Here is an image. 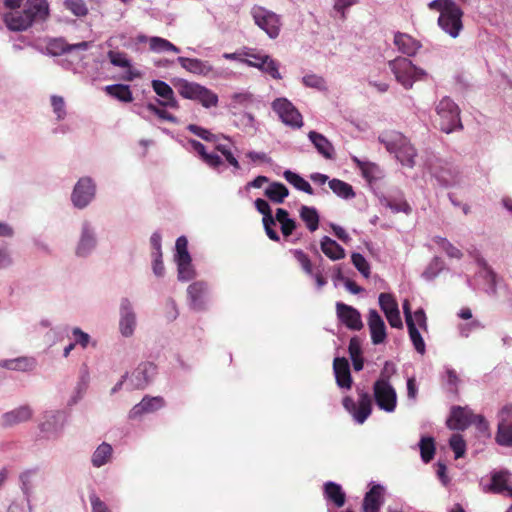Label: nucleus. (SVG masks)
I'll list each match as a JSON object with an SVG mask.
<instances>
[{
    "label": "nucleus",
    "instance_id": "nucleus-12",
    "mask_svg": "<svg viewBox=\"0 0 512 512\" xmlns=\"http://www.w3.org/2000/svg\"><path fill=\"white\" fill-rule=\"evenodd\" d=\"M336 311L339 320L349 329L360 330L363 327L361 315L354 307L337 302Z\"/></svg>",
    "mask_w": 512,
    "mask_h": 512
},
{
    "label": "nucleus",
    "instance_id": "nucleus-63",
    "mask_svg": "<svg viewBox=\"0 0 512 512\" xmlns=\"http://www.w3.org/2000/svg\"><path fill=\"white\" fill-rule=\"evenodd\" d=\"M72 333L75 339V344H79L82 348H86L89 343L90 336L80 328H74Z\"/></svg>",
    "mask_w": 512,
    "mask_h": 512
},
{
    "label": "nucleus",
    "instance_id": "nucleus-23",
    "mask_svg": "<svg viewBox=\"0 0 512 512\" xmlns=\"http://www.w3.org/2000/svg\"><path fill=\"white\" fill-rule=\"evenodd\" d=\"M383 492L381 485H373L364 496L363 512H378L383 502Z\"/></svg>",
    "mask_w": 512,
    "mask_h": 512
},
{
    "label": "nucleus",
    "instance_id": "nucleus-52",
    "mask_svg": "<svg viewBox=\"0 0 512 512\" xmlns=\"http://www.w3.org/2000/svg\"><path fill=\"white\" fill-rule=\"evenodd\" d=\"M107 56H108L111 64L116 67H121V68H130L131 67V62L127 58V55L124 52L110 50L107 53Z\"/></svg>",
    "mask_w": 512,
    "mask_h": 512
},
{
    "label": "nucleus",
    "instance_id": "nucleus-53",
    "mask_svg": "<svg viewBox=\"0 0 512 512\" xmlns=\"http://www.w3.org/2000/svg\"><path fill=\"white\" fill-rule=\"evenodd\" d=\"M244 56L246 58L241 59V61L243 63H245L246 65H248L250 67L258 68V67H262V65L265 64V56H267V55L261 54V53H255L254 51L249 50V51L244 52Z\"/></svg>",
    "mask_w": 512,
    "mask_h": 512
},
{
    "label": "nucleus",
    "instance_id": "nucleus-33",
    "mask_svg": "<svg viewBox=\"0 0 512 512\" xmlns=\"http://www.w3.org/2000/svg\"><path fill=\"white\" fill-rule=\"evenodd\" d=\"M508 472L500 471L494 473L491 479L490 489L494 493H507L512 497V487L508 484Z\"/></svg>",
    "mask_w": 512,
    "mask_h": 512
},
{
    "label": "nucleus",
    "instance_id": "nucleus-26",
    "mask_svg": "<svg viewBox=\"0 0 512 512\" xmlns=\"http://www.w3.org/2000/svg\"><path fill=\"white\" fill-rule=\"evenodd\" d=\"M4 22L11 31H24L32 25L31 18L27 17L24 10L6 13Z\"/></svg>",
    "mask_w": 512,
    "mask_h": 512
},
{
    "label": "nucleus",
    "instance_id": "nucleus-7",
    "mask_svg": "<svg viewBox=\"0 0 512 512\" xmlns=\"http://www.w3.org/2000/svg\"><path fill=\"white\" fill-rule=\"evenodd\" d=\"M251 15L255 24L264 30L270 38H277L280 33V17L264 7L254 6L251 9Z\"/></svg>",
    "mask_w": 512,
    "mask_h": 512
},
{
    "label": "nucleus",
    "instance_id": "nucleus-61",
    "mask_svg": "<svg viewBox=\"0 0 512 512\" xmlns=\"http://www.w3.org/2000/svg\"><path fill=\"white\" fill-rule=\"evenodd\" d=\"M357 0H334L333 9L340 14L342 20L346 19L345 11L351 6L357 4Z\"/></svg>",
    "mask_w": 512,
    "mask_h": 512
},
{
    "label": "nucleus",
    "instance_id": "nucleus-29",
    "mask_svg": "<svg viewBox=\"0 0 512 512\" xmlns=\"http://www.w3.org/2000/svg\"><path fill=\"white\" fill-rule=\"evenodd\" d=\"M32 410L29 406H21L2 416V425L5 427L14 426L28 421L32 417Z\"/></svg>",
    "mask_w": 512,
    "mask_h": 512
},
{
    "label": "nucleus",
    "instance_id": "nucleus-62",
    "mask_svg": "<svg viewBox=\"0 0 512 512\" xmlns=\"http://www.w3.org/2000/svg\"><path fill=\"white\" fill-rule=\"evenodd\" d=\"M92 512H111L108 506L95 494L89 496Z\"/></svg>",
    "mask_w": 512,
    "mask_h": 512
},
{
    "label": "nucleus",
    "instance_id": "nucleus-13",
    "mask_svg": "<svg viewBox=\"0 0 512 512\" xmlns=\"http://www.w3.org/2000/svg\"><path fill=\"white\" fill-rule=\"evenodd\" d=\"M474 413L467 407H452L447 426L451 430H465L472 424Z\"/></svg>",
    "mask_w": 512,
    "mask_h": 512
},
{
    "label": "nucleus",
    "instance_id": "nucleus-55",
    "mask_svg": "<svg viewBox=\"0 0 512 512\" xmlns=\"http://www.w3.org/2000/svg\"><path fill=\"white\" fill-rule=\"evenodd\" d=\"M451 449L455 453V458H461L465 454L466 443L460 434H453L449 441Z\"/></svg>",
    "mask_w": 512,
    "mask_h": 512
},
{
    "label": "nucleus",
    "instance_id": "nucleus-37",
    "mask_svg": "<svg viewBox=\"0 0 512 512\" xmlns=\"http://www.w3.org/2000/svg\"><path fill=\"white\" fill-rule=\"evenodd\" d=\"M283 176L285 180L290 183L292 186H294L297 190L303 191L309 195L314 194V190L309 184L308 181H306L303 177H301L299 174L292 172L290 170H286L283 173Z\"/></svg>",
    "mask_w": 512,
    "mask_h": 512
},
{
    "label": "nucleus",
    "instance_id": "nucleus-20",
    "mask_svg": "<svg viewBox=\"0 0 512 512\" xmlns=\"http://www.w3.org/2000/svg\"><path fill=\"white\" fill-rule=\"evenodd\" d=\"M333 369L337 385L341 388L350 389L352 386V377L348 360L344 357H336L333 362Z\"/></svg>",
    "mask_w": 512,
    "mask_h": 512
},
{
    "label": "nucleus",
    "instance_id": "nucleus-40",
    "mask_svg": "<svg viewBox=\"0 0 512 512\" xmlns=\"http://www.w3.org/2000/svg\"><path fill=\"white\" fill-rule=\"evenodd\" d=\"M353 161L356 163L357 167L360 169L362 176L369 182L376 180L379 177L380 169L379 167L372 162L361 161L358 158L354 157Z\"/></svg>",
    "mask_w": 512,
    "mask_h": 512
},
{
    "label": "nucleus",
    "instance_id": "nucleus-34",
    "mask_svg": "<svg viewBox=\"0 0 512 512\" xmlns=\"http://www.w3.org/2000/svg\"><path fill=\"white\" fill-rule=\"evenodd\" d=\"M41 479L42 477L40 476L37 469L27 470L20 475V480L22 483L21 488L24 494L26 495L28 501L33 493L35 484Z\"/></svg>",
    "mask_w": 512,
    "mask_h": 512
},
{
    "label": "nucleus",
    "instance_id": "nucleus-44",
    "mask_svg": "<svg viewBox=\"0 0 512 512\" xmlns=\"http://www.w3.org/2000/svg\"><path fill=\"white\" fill-rule=\"evenodd\" d=\"M63 6L78 18L86 17L89 13L88 6L84 0H64Z\"/></svg>",
    "mask_w": 512,
    "mask_h": 512
},
{
    "label": "nucleus",
    "instance_id": "nucleus-38",
    "mask_svg": "<svg viewBox=\"0 0 512 512\" xmlns=\"http://www.w3.org/2000/svg\"><path fill=\"white\" fill-rule=\"evenodd\" d=\"M112 446L106 442L100 444L92 455L91 462L94 467L105 465L112 456Z\"/></svg>",
    "mask_w": 512,
    "mask_h": 512
},
{
    "label": "nucleus",
    "instance_id": "nucleus-14",
    "mask_svg": "<svg viewBox=\"0 0 512 512\" xmlns=\"http://www.w3.org/2000/svg\"><path fill=\"white\" fill-rule=\"evenodd\" d=\"M255 207L257 211L263 215L262 222L268 238L272 241L278 242L280 237L274 229L275 219L272 215L269 203L264 199L258 198L255 200Z\"/></svg>",
    "mask_w": 512,
    "mask_h": 512
},
{
    "label": "nucleus",
    "instance_id": "nucleus-41",
    "mask_svg": "<svg viewBox=\"0 0 512 512\" xmlns=\"http://www.w3.org/2000/svg\"><path fill=\"white\" fill-rule=\"evenodd\" d=\"M328 184L330 189L339 197L350 199L355 196L352 186L340 179L329 180Z\"/></svg>",
    "mask_w": 512,
    "mask_h": 512
},
{
    "label": "nucleus",
    "instance_id": "nucleus-25",
    "mask_svg": "<svg viewBox=\"0 0 512 512\" xmlns=\"http://www.w3.org/2000/svg\"><path fill=\"white\" fill-rule=\"evenodd\" d=\"M394 44L397 46L401 53L407 56H414L421 47V44L418 40L414 39L412 36L406 33L401 32H397L395 34Z\"/></svg>",
    "mask_w": 512,
    "mask_h": 512
},
{
    "label": "nucleus",
    "instance_id": "nucleus-31",
    "mask_svg": "<svg viewBox=\"0 0 512 512\" xmlns=\"http://www.w3.org/2000/svg\"><path fill=\"white\" fill-rule=\"evenodd\" d=\"M95 245L96 240L93 232L87 224H84L81 238L76 248V254L82 257L87 256L94 249Z\"/></svg>",
    "mask_w": 512,
    "mask_h": 512
},
{
    "label": "nucleus",
    "instance_id": "nucleus-5",
    "mask_svg": "<svg viewBox=\"0 0 512 512\" xmlns=\"http://www.w3.org/2000/svg\"><path fill=\"white\" fill-rule=\"evenodd\" d=\"M374 398L377 406L386 412H393L397 406V394L389 380L381 373L373 385Z\"/></svg>",
    "mask_w": 512,
    "mask_h": 512
},
{
    "label": "nucleus",
    "instance_id": "nucleus-39",
    "mask_svg": "<svg viewBox=\"0 0 512 512\" xmlns=\"http://www.w3.org/2000/svg\"><path fill=\"white\" fill-rule=\"evenodd\" d=\"M300 218L305 222L309 231L314 232L319 227V214L314 207L301 206Z\"/></svg>",
    "mask_w": 512,
    "mask_h": 512
},
{
    "label": "nucleus",
    "instance_id": "nucleus-45",
    "mask_svg": "<svg viewBox=\"0 0 512 512\" xmlns=\"http://www.w3.org/2000/svg\"><path fill=\"white\" fill-rule=\"evenodd\" d=\"M407 328H408L409 337L413 343L415 350L418 353L423 355L426 351L425 342H424L419 330L415 326V323L407 321Z\"/></svg>",
    "mask_w": 512,
    "mask_h": 512
},
{
    "label": "nucleus",
    "instance_id": "nucleus-54",
    "mask_svg": "<svg viewBox=\"0 0 512 512\" xmlns=\"http://www.w3.org/2000/svg\"><path fill=\"white\" fill-rule=\"evenodd\" d=\"M351 261L355 268L365 277L370 276V265L365 257L360 253H353L351 255Z\"/></svg>",
    "mask_w": 512,
    "mask_h": 512
},
{
    "label": "nucleus",
    "instance_id": "nucleus-32",
    "mask_svg": "<svg viewBox=\"0 0 512 512\" xmlns=\"http://www.w3.org/2000/svg\"><path fill=\"white\" fill-rule=\"evenodd\" d=\"M320 246L322 252L331 260H339L345 257L344 249L328 236L322 238Z\"/></svg>",
    "mask_w": 512,
    "mask_h": 512
},
{
    "label": "nucleus",
    "instance_id": "nucleus-35",
    "mask_svg": "<svg viewBox=\"0 0 512 512\" xmlns=\"http://www.w3.org/2000/svg\"><path fill=\"white\" fill-rule=\"evenodd\" d=\"M265 196L272 202L281 204L289 195L288 188L281 182H272L265 189Z\"/></svg>",
    "mask_w": 512,
    "mask_h": 512
},
{
    "label": "nucleus",
    "instance_id": "nucleus-50",
    "mask_svg": "<svg viewBox=\"0 0 512 512\" xmlns=\"http://www.w3.org/2000/svg\"><path fill=\"white\" fill-rule=\"evenodd\" d=\"M379 305L385 315L399 309L395 297L390 293H381L379 295Z\"/></svg>",
    "mask_w": 512,
    "mask_h": 512
},
{
    "label": "nucleus",
    "instance_id": "nucleus-17",
    "mask_svg": "<svg viewBox=\"0 0 512 512\" xmlns=\"http://www.w3.org/2000/svg\"><path fill=\"white\" fill-rule=\"evenodd\" d=\"M208 287L203 281L193 282L188 286L187 294L190 301V306L194 310H202L205 307V296Z\"/></svg>",
    "mask_w": 512,
    "mask_h": 512
},
{
    "label": "nucleus",
    "instance_id": "nucleus-51",
    "mask_svg": "<svg viewBox=\"0 0 512 512\" xmlns=\"http://www.w3.org/2000/svg\"><path fill=\"white\" fill-rule=\"evenodd\" d=\"M178 266V279L180 281H188L194 278L195 272L191 265V260L183 261L178 260L177 261Z\"/></svg>",
    "mask_w": 512,
    "mask_h": 512
},
{
    "label": "nucleus",
    "instance_id": "nucleus-2",
    "mask_svg": "<svg viewBox=\"0 0 512 512\" xmlns=\"http://www.w3.org/2000/svg\"><path fill=\"white\" fill-rule=\"evenodd\" d=\"M389 67L396 80L405 88L411 89L414 82L425 79L427 73L416 67L411 60L405 57H397L389 61Z\"/></svg>",
    "mask_w": 512,
    "mask_h": 512
},
{
    "label": "nucleus",
    "instance_id": "nucleus-57",
    "mask_svg": "<svg viewBox=\"0 0 512 512\" xmlns=\"http://www.w3.org/2000/svg\"><path fill=\"white\" fill-rule=\"evenodd\" d=\"M176 261L178 260H183V261H186L187 260H191V256L188 252V241L186 239L185 236H180L177 240H176Z\"/></svg>",
    "mask_w": 512,
    "mask_h": 512
},
{
    "label": "nucleus",
    "instance_id": "nucleus-58",
    "mask_svg": "<svg viewBox=\"0 0 512 512\" xmlns=\"http://www.w3.org/2000/svg\"><path fill=\"white\" fill-rule=\"evenodd\" d=\"M302 82L307 87L316 88L319 90L326 89V82L324 78L316 74L305 75L302 79Z\"/></svg>",
    "mask_w": 512,
    "mask_h": 512
},
{
    "label": "nucleus",
    "instance_id": "nucleus-6",
    "mask_svg": "<svg viewBox=\"0 0 512 512\" xmlns=\"http://www.w3.org/2000/svg\"><path fill=\"white\" fill-rule=\"evenodd\" d=\"M357 393L359 396L358 404L350 396L344 397L342 404L352 414L355 421L362 424L372 412V400L369 393L364 390L357 388Z\"/></svg>",
    "mask_w": 512,
    "mask_h": 512
},
{
    "label": "nucleus",
    "instance_id": "nucleus-30",
    "mask_svg": "<svg viewBox=\"0 0 512 512\" xmlns=\"http://www.w3.org/2000/svg\"><path fill=\"white\" fill-rule=\"evenodd\" d=\"M324 496L338 508L344 506L346 501V495L341 485L332 481L324 484Z\"/></svg>",
    "mask_w": 512,
    "mask_h": 512
},
{
    "label": "nucleus",
    "instance_id": "nucleus-28",
    "mask_svg": "<svg viewBox=\"0 0 512 512\" xmlns=\"http://www.w3.org/2000/svg\"><path fill=\"white\" fill-rule=\"evenodd\" d=\"M308 137L310 141L313 143L314 147L325 159H333L335 155V150L332 143L321 133L316 131H310L308 133Z\"/></svg>",
    "mask_w": 512,
    "mask_h": 512
},
{
    "label": "nucleus",
    "instance_id": "nucleus-42",
    "mask_svg": "<svg viewBox=\"0 0 512 512\" xmlns=\"http://www.w3.org/2000/svg\"><path fill=\"white\" fill-rule=\"evenodd\" d=\"M149 48L151 51L160 53L164 51H170L174 53H179L180 49L175 46L173 43L168 41L167 39L153 36L149 38Z\"/></svg>",
    "mask_w": 512,
    "mask_h": 512
},
{
    "label": "nucleus",
    "instance_id": "nucleus-16",
    "mask_svg": "<svg viewBox=\"0 0 512 512\" xmlns=\"http://www.w3.org/2000/svg\"><path fill=\"white\" fill-rule=\"evenodd\" d=\"M368 326L372 343L375 345L383 343L387 336L386 326L380 314L374 309L369 311Z\"/></svg>",
    "mask_w": 512,
    "mask_h": 512
},
{
    "label": "nucleus",
    "instance_id": "nucleus-48",
    "mask_svg": "<svg viewBox=\"0 0 512 512\" xmlns=\"http://www.w3.org/2000/svg\"><path fill=\"white\" fill-rule=\"evenodd\" d=\"M70 44L62 38H55L47 43L46 49L49 54L59 56L69 52Z\"/></svg>",
    "mask_w": 512,
    "mask_h": 512
},
{
    "label": "nucleus",
    "instance_id": "nucleus-11",
    "mask_svg": "<svg viewBox=\"0 0 512 512\" xmlns=\"http://www.w3.org/2000/svg\"><path fill=\"white\" fill-rule=\"evenodd\" d=\"M187 129L203 140L213 143L215 150L221 154L232 146L231 139L223 134H213L209 130L196 124H189Z\"/></svg>",
    "mask_w": 512,
    "mask_h": 512
},
{
    "label": "nucleus",
    "instance_id": "nucleus-15",
    "mask_svg": "<svg viewBox=\"0 0 512 512\" xmlns=\"http://www.w3.org/2000/svg\"><path fill=\"white\" fill-rule=\"evenodd\" d=\"M165 401L162 397L145 396L140 403L136 404L128 414L130 419H138L144 414L153 413L164 407Z\"/></svg>",
    "mask_w": 512,
    "mask_h": 512
},
{
    "label": "nucleus",
    "instance_id": "nucleus-3",
    "mask_svg": "<svg viewBox=\"0 0 512 512\" xmlns=\"http://www.w3.org/2000/svg\"><path fill=\"white\" fill-rule=\"evenodd\" d=\"M436 112L440 117L439 125L443 132L451 133L456 128H462L459 108L449 97L439 101Z\"/></svg>",
    "mask_w": 512,
    "mask_h": 512
},
{
    "label": "nucleus",
    "instance_id": "nucleus-1",
    "mask_svg": "<svg viewBox=\"0 0 512 512\" xmlns=\"http://www.w3.org/2000/svg\"><path fill=\"white\" fill-rule=\"evenodd\" d=\"M174 86L179 95L184 99L198 101L205 108L216 107L218 105L217 94L205 86L195 82H189L185 79L176 80Z\"/></svg>",
    "mask_w": 512,
    "mask_h": 512
},
{
    "label": "nucleus",
    "instance_id": "nucleus-21",
    "mask_svg": "<svg viewBox=\"0 0 512 512\" xmlns=\"http://www.w3.org/2000/svg\"><path fill=\"white\" fill-rule=\"evenodd\" d=\"M177 61L182 68L195 75L207 76L213 70L212 65L208 61L197 58L178 57Z\"/></svg>",
    "mask_w": 512,
    "mask_h": 512
},
{
    "label": "nucleus",
    "instance_id": "nucleus-36",
    "mask_svg": "<svg viewBox=\"0 0 512 512\" xmlns=\"http://www.w3.org/2000/svg\"><path fill=\"white\" fill-rule=\"evenodd\" d=\"M105 91L108 95L122 101V102H132L133 95L128 85L124 84H113L105 87Z\"/></svg>",
    "mask_w": 512,
    "mask_h": 512
},
{
    "label": "nucleus",
    "instance_id": "nucleus-56",
    "mask_svg": "<svg viewBox=\"0 0 512 512\" xmlns=\"http://www.w3.org/2000/svg\"><path fill=\"white\" fill-rule=\"evenodd\" d=\"M258 69L269 74L274 79H281L278 62L270 56H265V64L262 67H258Z\"/></svg>",
    "mask_w": 512,
    "mask_h": 512
},
{
    "label": "nucleus",
    "instance_id": "nucleus-24",
    "mask_svg": "<svg viewBox=\"0 0 512 512\" xmlns=\"http://www.w3.org/2000/svg\"><path fill=\"white\" fill-rule=\"evenodd\" d=\"M23 10L27 17L31 18L32 23L36 20L46 19L49 14L46 0H27Z\"/></svg>",
    "mask_w": 512,
    "mask_h": 512
},
{
    "label": "nucleus",
    "instance_id": "nucleus-49",
    "mask_svg": "<svg viewBox=\"0 0 512 512\" xmlns=\"http://www.w3.org/2000/svg\"><path fill=\"white\" fill-rule=\"evenodd\" d=\"M434 242L441 247L443 251L450 258L460 259L463 256V253L455 247L452 243H450L446 238L436 236L434 237Z\"/></svg>",
    "mask_w": 512,
    "mask_h": 512
},
{
    "label": "nucleus",
    "instance_id": "nucleus-27",
    "mask_svg": "<svg viewBox=\"0 0 512 512\" xmlns=\"http://www.w3.org/2000/svg\"><path fill=\"white\" fill-rule=\"evenodd\" d=\"M156 374V366L151 362L141 363L132 373L135 381V387L143 389Z\"/></svg>",
    "mask_w": 512,
    "mask_h": 512
},
{
    "label": "nucleus",
    "instance_id": "nucleus-19",
    "mask_svg": "<svg viewBox=\"0 0 512 512\" xmlns=\"http://www.w3.org/2000/svg\"><path fill=\"white\" fill-rule=\"evenodd\" d=\"M136 325V317L131 308V303L128 299H123L121 302V319H120V331L123 336H131L134 332Z\"/></svg>",
    "mask_w": 512,
    "mask_h": 512
},
{
    "label": "nucleus",
    "instance_id": "nucleus-8",
    "mask_svg": "<svg viewBox=\"0 0 512 512\" xmlns=\"http://www.w3.org/2000/svg\"><path fill=\"white\" fill-rule=\"evenodd\" d=\"M273 111L282 122L292 128H301L303 118L298 109L286 98H277L272 102Z\"/></svg>",
    "mask_w": 512,
    "mask_h": 512
},
{
    "label": "nucleus",
    "instance_id": "nucleus-43",
    "mask_svg": "<svg viewBox=\"0 0 512 512\" xmlns=\"http://www.w3.org/2000/svg\"><path fill=\"white\" fill-rule=\"evenodd\" d=\"M3 367L15 371H30L35 367V361L32 358L22 357L12 360H6Z\"/></svg>",
    "mask_w": 512,
    "mask_h": 512
},
{
    "label": "nucleus",
    "instance_id": "nucleus-46",
    "mask_svg": "<svg viewBox=\"0 0 512 512\" xmlns=\"http://www.w3.org/2000/svg\"><path fill=\"white\" fill-rule=\"evenodd\" d=\"M423 462L429 463L435 454V442L432 437H422L419 443Z\"/></svg>",
    "mask_w": 512,
    "mask_h": 512
},
{
    "label": "nucleus",
    "instance_id": "nucleus-4",
    "mask_svg": "<svg viewBox=\"0 0 512 512\" xmlns=\"http://www.w3.org/2000/svg\"><path fill=\"white\" fill-rule=\"evenodd\" d=\"M447 10L439 15L438 26L452 38H457L464 28L463 15L464 12L456 2H449Z\"/></svg>",
    "mask_w": 512,
    "mask_h": 512
},
{
    "label": "nucleus",
    "instance_id": "nucleus-60",
    "mask_svg": "<svg viewBox=\"0 0 512 512\" xmlns=\"http://www.w3.org/2000/svg\"><path fill=\"white\" fill-rule=\"evenodd\" d=\"M51 105L54 113L57 115V119H64V117L66 116L64 98L61 96L53 95L51 97Z\"/></svg>",
    "mask_w": 512,
    "mask_h": 512
},
{
    "label": "nucleus",
    "instance_id": "nucleus-47",
    "mask_svg": "<svg viewBox=\"0 0 512 512\" xmlns=\"http://www.w3.org/2000/svg\"><path fill=\"white\" fill-rule=\"evenodd\" d=\"M496 442L501 446L512 447V424H498Z\"/></svg>",
    "mask_w": 512,
    "mask_h": 512
},
{
    "label": "nucleus",
    "instance_id": "nucleus-22",
    "mask_svg": "<svg viewBox=\"0 0 512 512\" xmlns=\"http://www.w3.org/2000/svg\"><path fill=\"white\" fill-rule=\"evenodd\" d=\"M151 84L154 92L162 98V100L159 101L160 105L170 108L178 107L174 91L166 82L162 80H153Z\"/></svg>",
    "mask_w": 512,
    "mask_h": 512
},
{
    "label": "nucleus",
    "instance_id": "nucleus-64",
    "mask_svg": "<svg viewBox=\"0 0 512 512\" xmlns=\"http://www.w3.org/2000/svg\"><path fill=\"white\" fill-rule=\"evenodd\" d=\"M498 424H512V405H506L501 409Z\"/></svg>",
    "mask_w": 512,
    "mask_h": 512
},
{
    "label": "nucleus",
    "instance_id": "nucleus-59",
    "mask_svg": "<svg viewBox=\"0 0 512 512\" xmlns=\"http://www.w3.org/2000/svg\"><path fill=\"white\" fill-rule=\"evenodd\" d=\"M293 254L295 259L301 265L303 271L308 275H313L312 263L309 256L302 250H294Z\"/></svg>",
    "mask_w": 512,
    "mask_h": 512
},
{
    "label": "nucleus",
    "instance_id": "nucleus-10",
    "mask_svg": "<svg viewBox=\"0 0 512 512\" xmlns=\"http://www.w3.org/2000/svg\"><path fill=\"white\" fill-rule=\"evenodd\" d=\"M95 196V185L91 178L83 177L78 180L71 195L75 207H86Z\"/></svg>",
    "mask_w": 512,
    "mask_h": 512
},
{
    "label": "nucleus",
    "instance_id": "nucleus-18",
    "mask_svg": "<svg viewBox=\"0 0 512 512\" xmlns=\"http://www.w3.org/2000/svg\"><path fill=\"white\" fill-rule=\"evenodd\" d=\"M431 172L438 182L445 187L454 185L457 182L458 172L448 163L443 164L439 161L438 164L431 167Z\"/></svg>",
    "mask_w": 512,
    "mask_h": 512
},
{
    "label": "nucleus",
    "instance_id": "nucleus-9",
    "mask_svg": "<svg viewBox=\"0 0 512 512\" xmlns=\"http://www.w3.org/2000/svg\"><path fill=\"white\" fill-rule=\"evenodd\" d=\"M389 151L396 154V158L402 165L412 167L416 157V150L401 134H395L391 140L386 142Z\"/></svg>",
    "mask_w": 512,
    "mask_h": 512
}]
</instances>
